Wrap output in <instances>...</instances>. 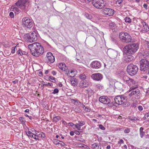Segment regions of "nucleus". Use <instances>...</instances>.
<instances>
[{"instance_id": "obj_28", "label": "nucleus", "mask_w": 149, "mask_h": 149, "mask_svg": "<svg viewBox=\"0 0 149 149\" xmlns=\"http://www.w3.org/2000/svg\"><path fill=\"white\" fill-rule=\"evenodd\" d=\"M73 86H75L77 84V80L76 79H72L70 80Z\"/></svg>"}, {"instance_id": "obj_59", "label": "nucleus", "mask_w": 149, "mask_h": 149, "mask_svg": "<svg viewBox=\"0 0 149 149\" xmlns=\"http://www.w3.org/2000/svg\"><path fill=\"white\" fill-rule=\"evenodd\" d=\"M74 133H75L77 135H79L80 134V132L78 131H75Z\"/></svg>"}, {"instance_id": "obj_24", "label": "nucleus", "mask_w": 149, "mask_h": 149, "mask_svg": "<svg viewBox=\"0 0 149 149\" xmlns=\"http://www.w3.org/2000/svg\"><path fill=\"white\" fill-rule=\"evenodd\" d=\"M115 53V51L111 49H109L107 52V54L109 56L112 57H114Z\"/></svg>"}, {"instance_id": "obj_46", "label": "nucleus", "mask_w": 149, "mask_h": 149, "mask_svg": "<svg viewBox=\"0 0 149 149\" xmlns=\"http://www.w3.org/2000/svg\"><path fill=\"white\" fill-rule=\"evenodd\" d=\"M58 90L57 88H55V89L53 92H52V93L54 94H55L56 93H57L58 92Z\"/></svg>"}, {"instance_id": "obj_48", "label": "nucleus", "mask_w": 149, "mask_h": 149, "mask_svg": "<svg viewBox=\"0 0 149 149\" xmlns=\"http://www.w3.org/2000/svg\"><path fill=\"white\" fill-rule=\"evenodd\" d=\"M59 144H60L61 146H65V144L62 141H60Z\"/></svg>"}, {"instance_id": "obj_22", "label": "nucleus", "mask_w": 149, "mask_h": 149, "mask_svg": "<svg viewBox=\"0 0 149 149\" xmlns=\"http://www.w3.org/2000/svg\"><path fill=\"white\" fill-rule=\"evenodd\" d=\"M130 37V35L127 32L122 31L119 34V37Z\"/></svg>"}, {"instance_id": "obj_45", "label": "nucleus", "mask_w": 149, "mask_h": 149, "mask_svg": "<svg viewBox=\"0 0 149 149\" xmlns=\"http://www.w3.org/2000/svg\"><path fill=\"white\" fill-rule=\"evenodd\" d=\"M99 126L100 128L102 130H104L105 129V128L102 125H99Z\"/></svg>"}, {"instance_id": "obj_60", "label": "nucleus", "mask_w": 149, "mask_h": 149, "mask_svg": "<svg viewBox=\"0 0 149 149\" xmlns=\"http://www.w3.org/2000/svg\"><path fill=\"white\" fill-rule=\"evenodd\" d=\"M45 85L46 86L49 85L51 86H52L53 84L52 83H48L47 84H45Z\"/></svg>"}, {"instance_id": "obj_30", "label": "nucleus", "mask_w": 149, "mask_h": 149, "mask_svg": "<svg viewBox=\"0 0 149 149\" xmlns=\"http://www.w3.org/2000/svg\"><path fill=\"white\" fill-rule=\"evenodd\" d=\"M143 128L141 127L140 129V134L141 137L142 138L144 135V132L143 131Z\"/></svg>"}, {"instance_id": "obj_44", "label": "nucleus", "mask_w": 149, "mask_h": 149, "mask_svg": "<svg viewBox=\"0 0 149 149\" xmlns=\"http://www.w3.org/2000/svg\"><path fill=\"white\" fill-rule=\"evenodd\" d=\"M110 28L111 29L114 31H116L117 30V27L116 25L114 26H111Z\"/></svg>"}, {"instance_id": "obj_1", "label": "nucleus", "mask_w": 149, "mask_h": 149, "mask_svg": "<svg viewBox=\"0 0 149 149\" xmlns=\"http://www.w3.org/2000/svg\"><path fill=\"white\" fill-rule=\"evenodd\" d=\"M28 47L31 53L33 56L38 57L44 52L43 47L38 42H34L29 45Z\"/></svg>"}, {"instance_id": "obj_12", "label": "nucleus", "mask_w": 149, "mask_h": 149, "mask_svg": "<svg viewBox=\"0 0 149 149\" xmlns=\"http://www.w3.org/2000/svg\"><path fill=\"white\" fill-rule=\"evenodd\" d=\"M90 84L89 81L87 80H81L79 84V86L81 88H84L88 87Z\"/></svg>"}, {"instance_id": "obj_29", "label": "nucleus", "mask_w": 149, "mask_h": 149, "mask_svg": "<svg viewBox=\"0 0 149 149\" xmlns=\"http://www.w3.org/2000/svg\"><path fill=\"white\" fill-rule=\"evenodd\" d=\"M26 40L29 42H32L37 40V38H26Z\"/></svg>"}, {"instance_id": "obj_16", "label": "nucleus", "mask_w": 149, "mask_h": 149, "mask_svg": "<svg viewBox=\"0 0 149 149\" xmlns=\"http://www.w3.org/2000/svg\"><path fill=\"white\" fill-rule=\"evenodd\" d=\"M140 26L142 28L143 31H147L149 30V28L147 24L144 22H141L140 24Z\"/></svg>"}, {"instance_id": "obj_25", "label": "nucleus", "mask_w": 149, "mask_h": 149, "mask_svg": "<svg viewBox=\"0 0 149 149\" xmlns=\"http://www.w3.org/2000/svg\"><path fill=\"white\" fill-rule=\"evenodd\" d=\"M68 77H73L76 74V72L72 70L68 71V72L66 73Z\"/></svg>"}, {"instance_id": "obj_57", "label": "nucleus", "mask_w": 149, "mask_h": 149, "mask_svg": "<svg viewBox=\"0 0 149 149\" xmlns=\"http://www.w3.org/2000/svg\"><path fill=\"white\" fill-rule=\"evenodd\" d=\"M91 1V0H84V1L86 3H89Z\"/></svg>"}, {"instance_id": "obj_19", "label": "nucleus", "mask_w": 149, "mask_h": 149, "mask_svg": "<svg viewBox=\"0 0 149 149\" xmlns=\"http://www.w3.org/2000/svg\"><path fill=\"white\" fill-rule=\"evenodd\" d=\"M126 54L127 56V59L128 61H131L134 58V54H128V52H124Z\"/></svg>"}, {"instance_id": "obj_6", "label": "nucleus", "mask_w": 149, "mask_h": 149, "mask_svg": "<svg viewBox=\"0 0 149 149\" xmlns=\"http://www.w3.org/2000/svg\"><path fill=\"white\" fill-rule=\"evenodd\" d=\"M140 70L142 71H145L149 68V62L146 59H142L140 61Z\"/></svg>"}, {"instance_id": "obj_53", "label": "nucleus", "mask_w": 149, "mask_h": 149, "mask_svg": "<svg viewBox=\"0 0 149 149\" xmlns=\"http://www.w3.org/2000/svg\"><path fill=\"white\" fill-rule=\"evenodd\" d=\"M124 141L123 139H120L119 141L118 142V144H121V143H124Z\"/></svg>"}, {"instance_id": "obj_31", "label": "nucleus", "mask_w": 149, "mask_h": 149, "mask_svg": "<svg viewBox=\"0 0 149 149\" xmlns=\"http://www.w3.org/2000/svg\"><path fill=\"white\" fill-rule=\"evenodd\" d=\"M71 102L72 103L74 104H78V103H80L81 104V103L79 101L76 99H71Z\"/></svg>"}, {"instance_id": "obj_36", "label": "nucleus", "mask_w": 149, "mask_h": 149, "mask_svg": "<svg viewBox=\"0 0 149 149\" xmlns=\"http://www.w3.org/2000/svg\"><path fill=\"white\" fill-rule=\"evenodd\" d=\"M144 119H146L148 121H149V113H147L145 114L144 117Z\"/></svg>"}, {"instance_id": "obj_51", "label": "nucleus", "mask_w": 149, "mask_h": 149, "mask_svg": "<svg viewBox=\"0 0 149 149\" xmlns=\"http://www.w3.org/2000/svg\"><path fill=\"white\" fill-rule=\"evenodd\" d=\"M10 17L11 18H13L14 17V15L13 12H11L9 14Z\"/></svg>"}, {"instance_id": "obj_47", "label": "nucleus", "mask_w": 149, "mask_h": 149, "mask_svg": "<svg viewBox=\"0 0 149 149\" xmlns=\"http://www.w3.org/2000/svg\"><path fill=\"white\" fill-rule=\"evenodd\" d=\"M129 119L131 120H137V118L135 117H130L129 118Z\"/></svg>"}, {"instance_id": "obj_11", "label": "nucleus", "mask_w": 149, "mask_h": 149, "mask_svg": "<svg viewBox=\"0 0 149 149\" xmlns=\"http://www.w3.org/2000/svg\"><path fill=\"white\" fill-rule=\"evenodd\" d=\"M102 13L106 15H112L114 14V10L111 8H105L102 10Z\"/></svg>"}, {"instance_id": "obj_4", "label": "nucleus", "mask_w": 149, "mask_h": 149, "mask_svg": "<svg viewBox=\"0 0 149 149\" xmlns=\"http://www.w3.org/2000/svg\"><path fill=\"white\" fill-rule=\"evenodd\" d=\"M35 133H33L30 131L26 132L27 135L29 137H33L35 139L39 140V139L42 137H44L45 135L43 133H40L37 131H35Z\"/></svg>"}, {"instance_id": "obj_20", "label": "nucleus", "mask_w": 149, "mask_h": 149, "mask_svg": "<svg viewBox=\"0 0 149 149\" xmlns=\"http://www.w3.org/2000/svg\"><path fill=\"white\" fill-rule=\"evenodd\" d=\"M126 83L130 85V87H131V88L135 87V86L136 85H135V81L133 79H130Z\"/></svg>"}, {"instance_id": "obj_2", "label": "nucleus", "mask_w": 149, "mask_h": 149, "mask_svg": "<svg viewBox=\"0 0 149 149\" xmlns=\"http://www.w3.org/2000/svg\"><path fill=\"white\" fill-rule=\"evenodd\" d=\"M139 48V45L137 43H133L125 46L124 48V52H128V54H134Z\"/></svg>"}, {"instance_id": "obj_3", "label": "nucleus", "mask_w": 149, "mask_h": 149, "mask_svg": "<svg viewBox=\"0 0 149 149\" xmlns=\"http://www.w3.org/2000/svg\"><path fill=\"white\" fill-rule=\"evenodd\" d=\"M137 87V85H135V87L130 88L129 91L130 93L128 96L129 98L132 97V98H136V97L139 96L140 91L139 89H136Z\"/></svg>"}, {"instance_id": "obj_5", "label": "nucleus", "mask_w": 149, "mask_h": 149, "mask_svg": "<svg viewBox=\"0 0 149 149\" xmlns=\"http://www.w3.org/2000/svg\"><path fill=\"white\" fill-rule=\"evenodd\" d=\"M138 70V68L136 65L131 64L128 65L127 67V71L131 76L135 74Z\"/></svg>"}, {"instance_id": "obj_38", "label": "nucleus", "mask_w": 149, "mask_h": 149, "mask_svg": "<svg viewBox=\"0 0 149 149\" xmlns=\"http://www.w3.org/2000/svg\"><path fill=\"white\" fill-rule=\"evenodd\" d=\"M125 20L126 22L130 23L131 22V20L129 17H126L125 19Z\"/></svg>"}, {"instance_id": "obj_10", "label": "nucleus", "mask_w": 149, "mask_h": 149, "mask_svg": "<svg viewBox=\"0 0 149 149\" xmlns=\"http://www.w3.org/2000/svg\"><path fill=\"white\" fill-rule=\"evenodd\" d=\"M125 98L122 95L117 96L114 98L115 102L118 104H122L124 103L125 100Z\"/></svg>"}, {"instance_id": "obj_58", "label": "nucleus", "mask_w": 149, "mask_h": 149, "mask_svg": "<svg viewBox=\"0 0 149 149\" xmlns=\"http://www.w3.org/2000/svg\"><path fill=\"white\" fill-rule=\"evenodd\" d=\"M115 25H116L114 24V23L113 22L111 23L110 24V27L111 26H114Z\"/></svg>"}, {"instance_id": "obj_8", "label": "nucleus", "mask_w": 149, "mask_h": 149, "mask_svg": "<svg viewBox=\"0 0 149 149\" xmlns=\"http://www.w3.org/2000/svg\"><path fill=\"white\" fill-rule=\"evenodd\" d=\"M23 24L27 28H31L33 24L31 19L27 17H24L22 19Z\"/></svg>"}, {"instance_id": "obj_42", "label": "nucleus", "mask_w": 149, "mask_h": 149, "mask_svg": "<svg viewBox=\"0 0 149 149\" xmlns=\"http://www.w3.org/2000/svg\"><path fill=\"white\" fill-rule=\"evenodd\" d=\"M59 141H60L56 139H54L53 140L54 144L55 145L58 144L59 143Z\"/></svg>"}, {"instance_id": "obj_17", "label": "nucleus", "mask_w": 149, "mask_h": 149, "mask_svg": "<svg viewBox=\"0 0 149 149\" xmlns=\"http://www.w3.org/2000/svg\"><path fill=\"white\" fill-rule=\"evenodd\" d=\"M19 6H17L15 4V5L11 6L10 10L11 11L13 12L15 14H17L19 11Z\"/></svg>"}, {"instance_id": "obj_37", "label": "nucleus", "mask_w": 149, "mask_h": 149, "mask_svg": "<svg viewBox=\"0 0 149 149\" xmlns=\"http://www.w3.org/2000/svg\"><path fill=\"white\" fill-rule=\"evenodd\" d=\"M85 15L87 18L90 19H91L93 18L92 15L88 13H86Z\"/></svg>"}, {"instance_id": "obj_41", "label": "nucleus", "mask_w": 149, "mask_h": 149, "mask_svg": "<svg viewBox=\"0 0 149 149\" xmlns=\"http://www.w3.org/2000/svg\"><path fill=\"white\" fill-rule=\"evenodd\" d=\"M83 107L85 111L86 112H89L90 111V109L88 107H87L85 106L84 105L83 106Z\"/></svg>"}, {"instance_id": "obj_7", "label": "nucleus", "mask_w": 149, "mask_h": 149, "mask_svg": "<svg viewBox=\"0 0 149 149\" xmlns=\"http://www.w3.org/2000/svg\"><path fill=\"white\" fill-rule=\"evenodd\" d=\"M93 6L97 8H102L105 5V3L103 0H94L92 2Z\"/></svg>"}, {"instance_id": "obj_56", "label": "nucleus", "mask_w": 149, "mask_h": 149, "mask_svg": "<svg viewBox=\"0 0 149 149\" xmlns=\"http://www.w3.org/2000/svg\"><path fill=\"white\" fill-rule=\"evenodd\" d=\"M68 124L70 125L71 127H73L74 125V124L72 123H68Z\"/></svg>"}, {"instance_id": "obj_63", "label": "nucleus", "mask_w": 149, "mask_h": 149, "mask_svg": "<svg viewBox=\"0 0 149 149\" xmlns=\"http://www.w3.org/2000/svg\"><path fill=\"white\" fill-rule=\"evenodd\" d=\"M143 7L145 8L146 9H147V5L146 4H144L143 5Z\"/></svg>"}, {"instance_id": "obj_39", "label": "nucleus", "mask_w": 149, "mask_h": 149, "mask_svg": "<svg viewBox=\"0 0 149 149\" xmlns=\"http://www.w3.org/2000/svg\"><path fill=\"white\" fill-rule=\"evenodd\" d=\"M49 79L52 82H55L56 81V79L53 77L50 76L49 77Z\"/></svg>"}, {"instance_id": "obj_61", "label": "nucleus", "mask_w": 149, "mask_h": 149, "mask_svg": "<svg viewBox=\"0 0 149 149\" xmlns=\"http://www.w3.org/2000/svg\"><path fill=\"white\" fill-rule=\"evenodd\" d=\"M70 134L71 136H73L74 134V132L73 131H71L70 132Z\"/></svg>"}, {"instance_id": "obj_62", "label": "nucleus", "mask_w": 149, "mask_h": 149, "mask_svg": "<svg viewBox=\"0 0 149 149\" xmlns=\"http://www.w3.org/2000/svg\"><path fill=\"white\" fill-rule=\"evenodd\" d=\"M122 0H118V1H117V2H118V4H120V3H122Z\"/></svg>"}, {"instance_id": "obj_32", "label": "nucleus", "mask_w": 149, "mask_h": 149, "mask_svg": "<svg viewBox=\"0 0 149 149\" xmlns=\"http://www.w3.org/2000/svg\"><path fill=\"white\" fill-rule=\"evenodd\" d=\"M92 146L94 149H100L99 146L97 143H94L92 144Z\"/></svg>"}, {"instance_id": "obj_26", "label": "nucleus", "mask_w": 149, "mask_h": 149, "mask_svg": "<svg viewBox=\"0 0 149 149\" xmlns=\"http://www.w3.org/2000/svg\"><path fill=\"white\" fill-rule=\"evenodd\" d=\"M120 40L122 42L126 43L131 42L133 41L131 38H122Z\"/></svg>"}, {"instance_id": "obj_64", "label": "nucleus", "mask_w": 149, "mask_h": 149, "mask_svg": "<svg viewBox=\"0 0 149 149\" xmlns=\"http://www.w3.org/2000/svg\"><path fill=\"white\" fill-rule=\"evenodd\" d=\"M52 73L53 75H55L56 74V72L54 71H52Z\"/></svg>"}, {"instance_id": "obj_50", "label": "nucleus", "mask_w": 149, "mask_h": 149, "mask_svg": "<svg viewBox=\"0 0 149 149\" xmlns=\"http://www.w3.org/2000/svg\"><path fill=\"white\" fill-rule=\"evenodd\" d=\"M130 130L129 128H126L124 130V132L125 133H128L129 132Z\"/></svg>"}, {"instance_id": "obj_49", "label": "nucleus", "mask_w": 149, "mask_h": 149, "mask_svg": "<svg viewBox=\"0 0 149 149\" xmlns=\"http://www.w3.org/2000/svg\"><path fill=\"white\" fill-rule=\"evenodd\" d=\"M15 48H16V47H12V51H11V52L13 54L15 53Z\"/></svg>"}, {"instance_id": "obj_15", "label": "nucleus", "mask_w": 149, "mask_h": 149, "mask_svg": "<svg viewBox=\"0 0 149 149\" xmlns=\"http://www.w3.org/2000/svg\"><path fill=\"white\" fill-rule=\"evenodd\" d=\"M91 78L93 80L99 81L103 78L102 75L100 73H97L93 74L91 75Z\"/></svg>"}, {"instance_id": "obj_34", "label": "nucleus", "mask_w": 149, "mask_h": 149, "mask_svg": "<svg viewBox=\"0 0 149 149\" xmlns=\"http://www.w3.org/2000/svg\"><path fill=\"white\" fill-rule=\"evenodd\" d=\"M130 79V78L126 76H124L123 77V80L124 81L126 82V83L129 81Z\"/></svg>"}, {"instance_id": "obj_54", "label": "nucleus", "mask_w": 149, "mask_h": 149, "mask_svg": "<svg viewBox=\"0 0 149 149\" xmlns=\"http://www.w3.org/2000/svg\"><path fill=\"white\" fill-rule=\"evenodd\" d=\"M138 109L139 110L142 111L143 110V107L141 106H139L138 107Z\"/></svg>"}, {"instance_id": "obj_21", "label": "nucleus", "mask_w": 149, "mask_h": 149, "mask_svg": "<svg viewBox=\"0 0 149 149\" xmlns=\"http://www.w3.org/2000/svg\"><path fill=\"white\" fill-rule=\"evenodd\" d=\"M19 6V8H20V9L24 11H27L28 9V7L29 6L27 4H21V5H19V6Z\"/></svg>"}, {"instance_id": "obj_18", "label": "nucleus", "mask_w": 149, "mask_h": 149, "mask_svg": "<svg viewBox=\"0 0 149 149\" xmlns=\"http://www.w3.org/2000/svg\"><path fill=\"white\" fill-rule=\"evenodd\" d=\"M26 37H38V34L35 31H33L32 33H29L25 35Z\"/></svg>"}, {"instance_id": "obj_27", "label": "nucleus", "mask_w": 149, "mask_h": 149, "mask_svg": "<svg viewBox=\"0 0 149 149\" xmlns=\"http://www.w3.org/2000/svg\"><path fill=\"white\" fill-rule=\"evenodd\" d=\"M27 1V0H18V1L15 4L17 6H19L22 4H25Z\"/></svg>"}, {"instance_id": "obj_13", "label": "nucleus", "mask_w": 149, "mask_h": 149, "mask_svg": "<svg viewBox=\"0 0 149 149\" xmlns=\"http://www.w3.org/2000/svg\"><path fill=\"white\" fill-rule=\"evenodd\" d=\"M99 100L101 102L104 104H108L110 102V100L108 97L104 96H101L100 97Z\"/></svg>"}, {"instance_id": "obj_9", "label": "nucleus", "mask_w": 149, "mask_h": 149, "mask_svg": "<svg viewBox=\"0 0 149 149\" xmlns=\"http://www.w3.org/2000/svg\"><path fill=\"white\" fill-rule=\"evenodd\" d=\"M46 61L48 63H52L55 61V58L52 54L50 52L47 53L46 58Z\"/></svg>"}, {"instance_id": "obj_23", "label": "nucleus", "mask_w": 149, "mask_h": 149, "mask_svg": "<svg viewBox=\"0 0 149 149\" xmlns=\"http://www.w3.org/2000/svg\"><path fill=\"white\" fill-rule=\"evenodd\" d=\"M58 67L63 71H66L67 70L68 68L66 66L65 63H60L59 64Z\"/></svg>"}, {"instance_id": "obj_40", "label": "nucleus", "mask_w": 149, "mask_h": 149, "mask_svg": "<svg viewBox=\"0 0 149 149\" xmlns=\"http://www.w3.org/2000/svg\"><path fill=\"white\" fill-rule=\"evenodd\" d=\"M80 78L84 80L86 78V76L84 74H82L80 75Z\"/></svg>"}, {"instance_id": "obj_33", "label": "nucleus", "mask_w": 149, "mask_h": 149, "mask_svg": "<svg viewBox=\"0 0 149 149\" xmlns=\"http://www.w3.org/2000/svg\"><path fill=\"white\" fill-rule=\"evenodd\" d=\"M17 53L19 55H22L25 54L26 52L24 51H22L21 49H19Z\"/></svg>"}, {"instance_id": "obj_43", "label": "nucleus", "mask_w": 149, "mask_h": 149, "mask_svg": "<svg viewBox=\"0 0 149 149\" xmlns=\"http://www.w3.org/2000/svg\"><path fill=\"white\" fill-rule=\"evenodd\" d=\"M78 125L80 126H82L85 124V122L84 121H78Z\"/></svg>"}, {"instance_id": "obj_14", "label": "nucleus", "mask_w": 149, "mask_h": 149, "mask_svg": "<svg viewBox=\"0 0 149 149\" xmlns=\"http://www.w3.org/2000/svg\"><path fill=\"white\" fill-rule=\"evenodd\" d=\"M90 66L93 68L97 69L100 68L101 65L99 61H94L91 63Z\"/></svg>"}, {"instance_id": "obj_35", "label": "nucleus", "mask_w": 149, "mask_h": 149, "mask_svg": "<svg viewBox=\"0 0 149 149\" xmlns=\"http://www.w3.org/2000/svg\"><path fill=\"white\" fill-rule=\"evenodd\" d=\"M60 119V117L59 116H56L54 117L53 118V121L54 122H57Z\"/></svg>"}, {"instance_id": "obj_52", "label": "nucleus", "mask_w": 149, "mask_h": 149, "mask_svg": "<svg viewBox=\"0 0 149 149\" xmlns=\"http://www.w3.org/2000/svg\"><path fill=\"white\" fill-rule=\"evenodd\" d=\"M84 94H88L89 93V91L88 89H85L84 91Z\"/></svg>"}, {"instance_id": "obj_55", "label": "nucleus", "mask_w": 149, "mask_h": 149, "mask_svg": "<svg viewBox=\"0 0 149 149\" xmlns=\"http://www.w3.org/2000/svg\"><path fill=\"white\" fill-rule=\"evenodd\" d=\"M13 83L14 84H16L18 83V80L17 79H16L14 81H13Z\"/></svg>"}]
</instances>
